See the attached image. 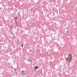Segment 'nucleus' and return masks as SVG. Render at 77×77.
I'll list each match as a JSON object with an SVG mask.
<instances>
[{
	"instance_id": "obj_1",
	"label": "nucleus",
	"mask_w": 77,
	"mask_h": 77,
	"mask_svg": "<svg viewBox=\"0 0 77 77\" xmlns=\"http://www.w3.org/2000/svg\"><path fill=\"white\" fill-rule=\"evenodd\" d=\"M72 55L69 54V56L66 59V62H70L71 61V60H72Z\"/></svg>"
},
{
	"instance_id": "obj_2",
	"label": "nucleus",
	"mask_w": 77,
	"mask_h": 77,
	"mask_svg": "<svg viewBox=\"0 0 77 77\" xmlns=\"http://www.w3.org/2000/svg\"><path fill=\"white\" fill-rule=\"evenodd\" d=\"M22 74H23V76H26V73L25 71H22Z\"/></svg>"
},
{
	"instance_id": "obj_3",
	"label": "nucleus",
	"mask_w": 77,
	"mask_h": 77,
	"mask_svg": "<svg viewBox=\"0 0 77 77\" xmlns=\"http://www.w3.org/2000/svg\"><path fill=\"white\" fill-rule=\"evenodd\" d=\"M38 68V66H36L35 67H34V69H36Z\"/></svg>"
},
{
	"instance_id": "obj_4",
	"label": "nucleus",
	"mask_w": 77,
	"mask_h": 77,
	"mask_svg": "<svg viewBox=\"0 0 77 77\" xmlns=\"http://www.w3.org/2000/svg\"><path fill=\"white\" fill-rule=\"evenodd\" d=\"M16 26H17L18 24V23L17 22H16Z\"/></svg>"
},
{
	"instance_id": "obj_5",
	"label": "nucleus",
	"mask_w": 77,
	"mask_h": 77,
	"mask_svg": "<svg viewBox=\"0 0 77 77\" xmlns=\"http://www.w3.org/2000/svg\"><path fill=\"white\" fill-rule=\"evenodd\" d=\"M28 60L29 62H30V61H31V60H30V59H29Z\"/></svg>"
},
{
	"instance_id": "obj_6",
	"label": "nucleus",
	"mask_w": 77,
	"mask_h": 77,
	"mask_svg": "<svg viewBox=\"0 0 77 77\" xmlns=\"http://www.w3.org/2000/svg\"><path fill=\"white\" fill-rule=\"evenodd\" d=\"M21 47H23V44H21Z\"/></svg>"
},
{
	"instance_id": "obj_7",
	"label": "nucleus",
	"mask_w": 77,
	"mask_h": 77,
	"mask_svg": "<svg viewBox=\"0 0 77 77\" xmlns=\"http://www.w3.org/2000/svg\"><path fill=\"white\" fill-rule=\"evenodd\" d=\"M15 19H17V17H15Z\"/></svg>"
},
{
	"instance_id": "obj_8",
	"label": "nucleus",
	"mask_w": 77,
	"mask_h": 77,
	"mask_svg": "<svg viewBox=\"0 0 77 77\" xmlns=\"http://www.w3.org/2000/svg\"><path fill=\"white\" fill-rule=\"evenodd\" d=\"M14 71H16V69H14Z\"/></svg>"
},
{
	"instance_id": "obj_9",
	"label": "nucleus",
	"mask_w": 77,
	"mask_h": 77,
	"mask_svg": "<svg viewBox=\"0 0 77 77\" xmlns=\"http://www.w3.org/2000/svg\"><path fill=\"white\" fill-rule=\"evenodd\" d=\"M53 14L54 15V13H53Z\"/></svg>"
},
{
	"instance_id": "obj_10",
	"label": "nucleus",
	"mask_w": 77,
	"mask_h": 77,
	"mask_svg": "<svg viewBox=\"0 0 77 77\" xmlns=\"http://www.w3.org/2000/svg\"><path fill=\"white\" fill-rule=\"evenodd\" d=\"M66 32H67V33H68V31H67Z\"/></svg>"
}]
</instances>
